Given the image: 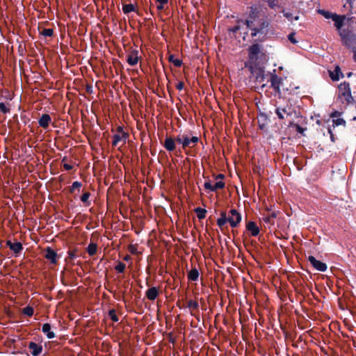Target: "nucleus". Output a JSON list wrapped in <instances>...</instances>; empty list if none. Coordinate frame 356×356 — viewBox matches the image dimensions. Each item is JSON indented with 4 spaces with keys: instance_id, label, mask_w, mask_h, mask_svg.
Returning <instances> with one entry per match:
<instances>
[{
    "instance_id": "nucleus-1",
    "label": "nucleus",
    "mask_w": 356,
    "mask_h": 356,
    "mask_svg": "<svg viewBox=\"0 0 356 356\" xmlns=\"http://www.w3.org/2000/svg\"><path fill=\"white\" fill-rule=\"evenodd\" d=\"M252 37L265 35L268 33L269 23L261 17L259 6H254L250 8V15L244 21Z\"/></svg>"
},
{
    "instance_id": "nucleus-2",
    "label": "nucleus",
    "mask_w": 356,
    "mask_h": 356,
    "mask_svg": "<svg viewBox=\"0 0 356 356\" xmlns=\"http://www.w3.org/2000/svg\"><path fill=\"white\" fill-rule=\"evenodd\" d=\"M346 17L345 15H336L332 21L334 26L338 31L343 44L345 46H351V42H356V35L353 34L348 29H343Z\"/></svg>"
},
{
    "instance_id": "nucleus-3",
    "label": "nucleus",
    "mask_w": 356,
    "mask_h": 356,
    "mask_svg": "<svg viewBox=\"0 0 356 356\" xmlns=\"http://www.w3.org/2000/svg\"><path fill=\"white\" fill-rule=\"evenodd\" d=\"M241 221V215L236 210L231 209L229 216L225 212H221L220 217L217 220V225L222 227L227 222H229L232 227H236Z\"/></svg>"
},
{
    "instance_id": "nucleus-4",
    "label": "nucleus",
    "mask_w": 356,
    "mask_h": 356,
    "mask_svg": "<svg viewBox=\"0 0 356 356\" xmlns=\"http://www.w3.org/2000/svg\"><path fill=\"white\" fill-rule=\"evenodd\" d=\"M199 140L200 139L197 136H191L189 134L186 133L179 134L176 137L177 143L181 146L183 149L194 147Z\"/></svg>"
},
{
    "instance_id": "nucleus-5",
    "label": "nucleus",
    "mask_w": 356,
    "mask_h": 356,
    "mask_svg": "<svg viewBox=\"0 0 356 356\" xmlns=\"http://www.w3.org/2000/svg\"><path fill=\"white\" fill-rule=\"evenodd\" d=\"M339 97L343 103L350 104L353 102L348 83H341L339 86Z\"/></svg>"
},
{
    "instance_id": "nucleus-6",
    "label": "nucleus",
    "mask_w": 356,
    "mask_h": 356,
    "mask_svg": "<svg viewBox=\"0 0 356 356\" xmlns=\"http://www.w3.org/2000/svg\"><path fill=\"white\" fill-rule=\"evenodd\" d=\"M267 213H264L262 220L268 225L271 226L275 224V219L277 216V213L276 211H272L270 213V209H266Z\"/></svg>"
},
{
    "instance_id": "nucleus-7",
    "label": "nucleus",
    "mask_w": 356,
    "mask_h": 356,
    "mask_svg": "<svg viewBox=\"0 0 356 356\" xmlns=\"http://www.w3.org/2000/svg\"><path fill=\"white\" fill-rule=\"evenodd\" d=\"M282 79L275 74H270V86L277 93H280V86L282 84Z\"/></svg>"
},
{
    "instance_id": "nucleus-8",
    "label": "nucleus",
    "mask_w": 356,
    "mask_h": 356,
    "mask_svg": "<svg viewBox=\"0 0 356 356\" xmlns=\"http://www.w3.org/2000/svg\"><path fill=\"white\" fill-rule=\"evenodd\" d=\"M308 261L317 270L325 272L327 270V265L325 263L317 260L313 256H309Z\"/></svg>"
},
{
    "instance_id": "nucleus-9",
    "label": "nucleus",
    "mask_w": 356,
    "mask_h": 356,
    "mask_svg": "<svg viewBox=\"0 0 356 356\" xmlns=\"http://www.w3.org/2000/svg\"><path fill=\"white\" fill-rule=\"evenodd\" d=\"M291 108L289 106L284 107H278L275 110V113L280 119H284L286 117L290 115Z\"/></svg>"
},
{
    "instance_id": "nucleus-10",
    "label": "nucleus",
    "mask_w": 356,
    "mask_h": 356,
    "mask_svg": "<svg viewBox=\"0 0 356 356\" xmlns=\"http://www.w3.org/2000/svg\"><path fill=\"white\" fill-rule=\"evenodd\" d=\"M127 134L125 132L121 131L119 134H115L113 136V145L117 146L120 142L122 145L126 143Z\"/></svg>"
},
{
    "instance_id": "nucleus-11",
    "label": "nucleus",
    "mask_w": 356,
    "mask_h": 356,
    "mask_svg": "<svg viewBox=\"0 0 356 356\" xmlns=\"http://www.w3.org/2000/svg\"><path fill=\"white\" fill-rule=\"evenodd\" d=\"M176 138L174 139L171 137H167L164 141V147L168 152H173L176 148Z\"/></svg>"
},
{
    "instance_id": "nucleus-12",
    "label": "nucleus",
    "mask_w": 356,
    "mask_h": 356,
    "mask_svg": "<svg viewBox=\"0 0 356 356\" xmlns=\"http://www.w3.org/2000/svg\"><path fill=\"white\" fill-rule=\"evenodd\" d=\"M29 348L31 351V353L33 355V356H38L39 355L42 350V347L41 345H39V344H37L34 342H30L29 344Z\"/></svg>"
},
{
    "instance_id": "nucleus-13",
    "label": "nucleus",
    "mask_w": 356,
    "mask_h": 356,
    "mask_svg": "<svg viewBox=\"0 0 356 356\" xmlns=\"http://www.w3.org/2000/svg\"><path fill=\"white\" fill-rule=\"evenodd\" d=\"M138 51L137 50H133L128 55L127 60V63L130 65L134 66L138 63Z\"/></svg>"
},
{
    "instance_id": "nucleus-14",
    "label": "nucleus",
    "mask_w": 356,
    "mask_h": 356,
    "mask_svg": "<svg viewBox=\"0 0 356 356\" xmlns=\"http://www.w3.org/2000/svg\"><path fill=\"white\" fill-rule=\"evenodd\" d=\"M51 122V118L50 115L48 114H43L39 119L38 124L41 127L47 129L49 127Z\"/></svg>"
},
{
    "instance_id": "nucleus-15",
    "label": "nucleus",
    "mask_w": 356,
    "mask_h": 356,
    "mask_svg": "<svg viewBox=\"0 0 356 356\" xmlns=\"http://www.w3.org/2000/svg\"><path fill=\"white\" fill-rule=\"evenodd\" d=\"M246 228L250 232L252 236H257L259 234V228L254 222H248Z\"/></svg>"
},
{
    "instance_id": "nucleus-16",
    "label": "nucleus",
    "mask_w": 356,
    "mask_h": 356,
    "mask_svg": "<svg viewBox=\"0 0 356 356\" xmlns=\"http://www.w3.org/2000/svg\"><path fill=\"white\" fill-rule=\"evenodd\" d=\"M330 76L332 81H339L340 78L343 77L340 67L336 66L333 71L330 72Z\"/></svg>"
},
{
    "instance_id": "nucleus-17",
    "label": "nucleus",
    "mask_w": 356,
    "mask_h": 356,
    "mask_svg": "<svg viewBox=\"0 0 356 356\" xmlns=\"http://www.w3.org/2000/svg\"><path fill=\"white\" fill-rule=\"evenodd\" d=\"M45 257L48 260H49L51 261V263H52V264L56 263L57 254L56 253V252L54 250L51 249L50 248H48L46 250Z\"/></svg>"
},
{
    "instance_id": "nucleus-18",
    "label": "nucleus",
    "mask_w": 356,
    "mask_h": 356,
    "mask_svg": "<svg viewBox=\"0 0 356 356\" xmlns=\"http://www.w3.org/2000/svg\"><path fill=\"white\" fill-rule=\"evenodd\" d=\"M42 330L48 339H51L54 338L55 334L51 331V325L49 323H44L42 325Z\"/></svg>"
},
{
    "instance_id": "nucleus-19",
    "label": "nucleus",
    "mask_w": 356,
    "mask_h": 356,
    "mask_svg": "<svg viewBox=\"0 0 356 356\" xmlns=\"http://www.w3.org/2000/svg\"><path fill=\"white\" fill-rule=\"evenodd\" d=\"M158 290L156 287L149 288L146 292V296L149 300H154L158 296Z\"/></svg>"
},
{
    "instance_id": "nucleus-20",
    "label": "nucleus",
    "mask_w": 356,
    "mask_h": 356,
    "mask_svg": "<svg viewBox=\"0 0 356 356\" xmlns=\"http://www.w3.org/2000/svg\"><path fill=\"white\" fill-rule=\"evenodd\" d=\"M8 245H9L10 249L16 254L20 252L23 248L22 245L19 242L11 243L10 241H8Z\"/></svg>"
},
{
    "instance_id": "nucleus-21",
    "label": "nucleus",
    "mask_w": 356,
    "mask_h": 356,
    "mask_svg": "<svg viewBox=\"0 0 356 356\" xmlns=\"http://www.w3.org/2000/svg\"><path fill=\"white\" fill-rule=\"evenodd\" d=\"M122 11L124 14H129L136 11V6L132 3L122 5Z\"/></svg>"
},
{
    "instance_id": "nucleus-22",
    "label": "nucleus",
    "mask_w": 356,
    "mask_h": 356,
    "mask_svg": "<svg viewBox=\"0 0 356 356\" xmlns=\"http://www.w3.org/2000/svg\"><path fill=\"white\" fill-rule=\"evenodd\" d=\"M199 277V272L196 268L191 269L188 275V277L191 281L197 280Z\"/></svg>"
},
{
    "instance_id": "nucleus-23",
    "label": "nucleus",
    "mask_w": 356,
    "mask_h": 356,
    "mask_svg": "<svg viewBox=\"0 0 356 356\" xmlns=\"http://www.w3.org/2000/svg\"><path fill=\"white\" fill-rule=\"evenodd\" d=\"M259 52V47L257 44H254L251 46L249 49V55L250 58L256 56Z\"/></svg>"
},
{
    "instance_id": "nucleus-24",
    "label": "nucleus",
    "mask_w": 356,
    "mask_h": 356,
    "mask_svg": "<svg viewBox=\"0 0 356 356\" xmlns=\"http://www.w3.org/2000/svg\"><path fill=\"white\" fill-rule=\"evenodd\" d=\"M266 79V75L264 74V72L261 70H259L258 73L257 74L256 76V81L259 83H262Z\"/></svg>"
},
{
    "instance_id": "nucleus-25",
    "label": "nucleus",
    "mask_w": 356,
    "mask_h": 356,
    "mask_svg": "<svg viewBox=\"0 0 356 356\" xmlns=\"http://www.w3.org/2000/svg\"><path fill=\"white\" fill-rule=\"evenodd\" d=\"M195 213L199 219H204L206 216L207 211L200 207H197L195 209Z\"/></svg>"
},
{
    "instance_id": "nucleus-26",
    "label": "nucleus",
    "mask_w": 356,
    "mask_h": 356,
    "mask_svg": "<svg viewBox=\"0 0 356 356\" xmlns=\"http://www.w3.org/2000/svg\"><path fill=\"white\" fill-rule=\"evenodd\" d=\"M87 252L90 256L95 254L97 252V245L95 243L89 244L87 248Z\"/></svg>"
},
{
    "instance_id": "nucleus-27",
    "label": "nucleus",
    "mask_w": 356,
    "mask_h": 356,
    "mask_svg": "<svg viewBox=\"0 0 356 356\" xmlns=\"http://www.w3.org/2000/svg\"><path fill=\"white\" fill-rule=\"evenodd\" d=\"M319 13L326 19H332V20L334 18V16L336 15V13H332L328 11H325L323 10H320Z\"/></svg>"
},
{
    "instance_id": "nucleus-28",
    "label": "nucleus",
    "mask_w": 356,
    "mask_h": 356,
    "mask_svg": "<svg viewBox=\"0 0 356 356\" xmlns=\"http://www.w3.org/2000/svg\"><path fill=\"white\" fill-rule=\"evenodd\" d=\"M188 307L190 309H193V310H195V309H197L198 307H199V304L197 302L195 301V300H190L188 302Z\"/></svg>"
},
{
    "instance_id": "nucleus-29",
    "label": "nucleus",
    "mask_w": 356,
    "mask_h": 356,
    "mask_svg": "<svg viewBox=\"0 0 356 356\" xmlns=\"http://www.w3.org/2000/svg\"><path fill=\"white\" fill-rule=\"evenodd\" d=\"M23 313L28 316H32L33 315V309L29 306L26 307L23 309Z\"/></svg>"
},
{
    "instance_id": "nucleus-30",
    "label": "nucleus",
    "mask_w": 356,
    "mask_h": 356,
    "mask_svg": "<svg viewBox=\"0 0 356 356\" xmlns=\"http://www.w3.org/2000/svg\"><path fill=\"white\" fill-rule=\"evenodd\" d=\"M126 268V266L124 264L122 263V262H119L115 267V269L118 272V273H123L124 271V269Z\"/></svg>"
},
{
    "instance_id": "nucleus-31",
    "label": "nucleus",
    "mask_w": 356,
    "mask_h": 356,
    "mask_svg": "<svg viewBox=\"0 0 356 356\" xmlns=\"http://www.w3.org/2000/svg\"><path fill=\"white\" fill-rule=\"evenodd\" d=\"M0 112L3 114L8 113L10 112V108L6 105V104L0 102Z\"/></svg>"
},
{
    "instance_id": "nucleus-32",
    "label": "nucleus",
    "mask_w": 356,
    "mask_h": 356,
    "mask_svg": "<svg viewBox=\"0 0 356 356\" xmlns=\"http://www.w3.org/2000/svg\"><path fill=\"white\" fill-rule=\"evenodd\" d=\"M213 191H216L218 189H222L225 187V183L223 181H217L215 184H213Z\"/></svg>"
},
{
    "instance_id": "nucleus-33",
    "label": "nucleus",
    "mask_w": 356,
    "mask_h": 356,
    "mask_svg": "<svg viewBox=\"0 0 356 356\" xmlns=\"http://www.w3.org/2000/svg\"><path fill=\"white\" fill-rule=\"evenodd\" d=\"M156 2L159 3L156 8L159 10H162L164 8V5L168 3V0H156Z\"/></svg>"
},
{
    "instance_id": "nucleus-34",
    "label": "nucleus",
    "mask_w": 356,
    "mask_h": 356,
    "mask_svg": "<svg viewBox=\"0 0 356 356\" xmlns=\"http://www.w3.org/2000/svg\"><path fill=\"white\" fill-rule=\"evenodd\" d=\"M108 316L111 318V319L114 322L118 321V317L117 316L115 310H110L108 312Z\"/></svg>"
},
{
    "instance_id": "nucleus-35",
    "label": "nucleus",
    "mask_w": 356,
    "mask_h": 356,
    "mask_svg": "<svg viewBox=\"0 0 356 356\" xmlns=\"http://www.w3.org/2000/svg\"><path fill=\"white\" fill-rule=\"evenodd\" d=\"M346 122L342 118H338L333 120V125L334 126H339V125H345Z\"/></svg>"
},
{
    "instance_id": "nucleus-36",
    "label": "nucleus",
    "mask_w": 356,
    "mask_h": 356,
    "mask_svg": "<svg viewBox=\"0 0 356 356\" xmlns=\"http://www.w3.org/2000/svg\"><path fill=\"white\" fill-rule=\"evenodd\" d=\"M128 250L133 254H138V248L136 245H129L128 247Z\"/></svg>"
},
{
    "instance_id": "nucleus-37",
    "label": "nucleus",
    "mask_w": 356,
    "mask_h": 356,
    "mask_svg": "<svg viewBox=\"0 0 356 356\" xmlns=\"http://www.w3.org/2000/svg\"><path fill=\"white\" fill-rule=\"evenodd\" d=\"M90 194L88 192L84 193L81 197V200L84 203H88V199ZM89 204H88V205Z\"/></svg>"
},
{
    "instance_id": "nucleus-38",
    "label": "nucleus",
    "mask_w": 356,
    "mask_h": 356,
    "mask_svg": "<svg viewBox=\"0 0 356 356\" xmlns=\"http://www.w3.org/2000/svg\"><path fill=\"white\" fill-rule=\"evenodd\" d=\"M53 30L51 29H45L42 31V35L46 37H51L53 35Z\"/></svg>"
},
{
    "instance_id": "nucleus-39",
    "label": "nucleus",
    "mask_w": 356,
    "mask_h": 356,
    "mask_svg": "<svg viewBox=\"0 0 356 356\" xmlns=\"http://www.w3.org/2000/svg\"><path fill=\"white\" fill-rule=\"evenodd\" d=\"M269 7L271 8H275L278 6V1L277 0H268L267 1Z\"/></svg>"
},
{
    "instance_id": "nucleus-40",
    "label": "nucleus",
    "mask_w": 356,
    "mask_h": 356,
    "mask_svg": "<svg viewBox=\"0 0 356 356\" xmlns=\"http://www.w3.org/2000/svg\"><path fill=\"white\" fill-rule=\"evenodd\" d=\"M204 186L206 189L210 190L211 191H213V184L210 181L205 182Z\"/></svg>"
},
{
    "instance_id": "nucleus-41",
    "label": "nucleus",
    "mask_w": 356,
    "mask_h": 356,
    "mask_svg": "<svg viewBox=\"0 0 356 356\" xmlns=\"http://www.w3.org/2000/svg\"><path fill=\"white\" fill-rule=\"evenodd\" d=\"M288 38L290 40V42H292L293 44H296L298 42V41L295 38L294 33H290L288 36Z\"/></svg>"
},
{
    "instance_id": "nucleus-42",
    "label": "nucleus",
    "mask_w": 356,
    "mask_h": 356,
    "mask_svg": "<svg viewBox=\"0 0 356 356\" xmlns=\"http://www.w3.org/2000/svg\"><path fill=\"white\" fill-rule=\"evenodd\" d=\"M81 186V184L79 181H74L72 184L71 191L73 192L75 188H79Z\"/></svg>"
},
{
    "instance_id": "nucleus-43",
    "label": "nucleus",
    "mask_w": 356,
    "mask_h": 356,
    "mask_svg": "<svg viewBox=\"0 0 356 356\" xmlns=\"http://www.w3.org/2000/svg\"><path fill=\"white\" fill-rule=\"evenodd\" d=\"M284 16L287 18L289 21H293L292 14L288 12L283 11Z\"/></svg>"
},
{
    "instance_id": "nucleus-44",
    "label": "nucleus",
    "mask_w": 356,
    "mask_h": 356,
    "mask_svg": "<svg viewBox=\"0 0 356 356\" xmlns=\"http://www.w3.org/2000/svg\"><path fill=\"white\" fill-rule=\"evenodd\" d=\"M176 88H177V90H181L184 88V83L183 82H179L177 84Z\"/></svg>"
},
{
    "instance_id": "nucleus-45",
    "label": "nucleus",
    "mask_w": 356,
    "mask_h": 356,
    "mask_svg": "<svg viewBox=\"0 0 356 356\" xmlns=\"http://www.w3.org/2000/svg\"><path fill=\"white\" fill-rule=\"evenodd\" d=\"M174 64L177 67H179L181 65V61L179 59H176L173 61Z\"/></svg>"
},
{
    "instance_id": "nucleus-46",
    "label": "nucleus",
    "mask_w": 356,
    "mask_h": 356,
    "mask_svg": "<svg viewBox=\"0 0 356 356\" xmlns=\"http://www.w3.org/2000/svg\"><path fill=\"white\" fill-rule=\"evenodd\" d=\"M63 166L66 170H70L72 168V166L67 163H65Z\"/></svg>"
},
{
    "instance_id": "nucleus-47",
    "label": "nucleus",
    "mask_w": 356,
    "mask_h": 356,
    "mask_svg": "<svg viewBox=\"0 0 356 356\" xmlns=\"http://www.w3.org/2000/svg\"><path fill=\"white\" fill-rule=\"evenodd\" d=\"M130 259H131V257H130V256H129V255H126V256L123 258V259H124V261H129V260H130Z\"/></svg>"
},
{
    "instance_id": "nucleus-48",
    "label": "nucleus",
    "mask_w": 356,
    "mask_h": 356,
    "mask_svg": "<svg viewBox=\"0 0 356 356\" xmlns=\"http://www.w3.org/2000/svg\"><path fill=\"white\" fill-rule=\"evenodd\" d=\"M224 177V175H222V174H219L218 176H217V178H220V179H222Z\"/></svg>"
},
{
    "instance_id": "nucleus-49",
    "label": "nucleus",
    "mask_w": 356,
    "mask_h": 356,
    "mask_svg": "<svg viewBox=\"0 0 356 356\" xmlns=\"http://www.w3.org/2000/svg\"><path fill=\"white\" fill-rule=\"evenodd\" d=\"M298 19H299L298 16H296V17H293V20H298Z\"/></svg>"
},
{
    "instance_id": "nucleus-50",
    "label": "nucleus",
    "mask_w": 356,
    "mask_h": 356,
    "mask_svg": "<svg viewBox=\"0 0 356 356\" xmlns=\"http://www.w3.org/2000/svg\"><path fill=\"white\" fill-rule=\"evenodd\" d=\"M239 28L238 26H236L235 29H234V31H236Z\"/></svg>"
},
{
    "instance_id": "nucleus-51",
    "label": "nucleus",
    "mask_w": 356,
    "mask_h": 356,
    "mask_svg": "<svg viewBox=\"0 0 356 356\" xmlns=\"http://www.w3.org/2000/svg\"><path fill=\"white\" fill-rule=\"evenodd\" d=\"M351 75H352L351 72L348 73V76H350Z\"/></svg>"
},
{
    "instance_id": "nucleus-52",
    "label": "nucleus",
    "mask_w": 356,
    "mask_h": 356,
    "mask_svg": "<svg viewBox=\"0 0 356 356\" xmlns=\"http://www.w3.org/2000/svg\"><path fill=\"white\" fill-rule=\"evenodd\" d=\"M265 86L264 83H262L261 87L264 88Z\"/></svg>"
},
{
    "instance_id": "nucleus-53",
    "label": "nucleus",
    "mask_w": 356,
    "mask_h": 356,
    "mask_svg": "<svg viewBox=\"0 0 356 356\" xmlns=\"http://www.w3.org/2000/svg\"><path fill=\"white\" fill-rule=\"evenodd\" d=\"M298 131H301V129H300V127H298Z\"/></svg>"
},
{
    "instance_id": "nucleus-54",
    "label": "nucleus",
    "mask_w": 356,
    "mask_h": 356,
    "mask_svg": "<svg viewBox=\"0 0 356 356\" xmlns=\"http://www.w3.org/2000/svg\"><path fill=\"white\" fill-rule=\"evenodd\" d=\"M353 120L356 121V117L353 118Z\"/></svg>"
},
{
    "instance_id": "nucleus-55",
    "label": "nucleus",
    "mask_w": 356,
    "mask_h": 356,
    "mask_svg": "<svg viewBox=\"0 0 356 356\" xmlns=\"http://www.w3.org/2000/svg\"><path fill=\"white\" fill-rule=\"evenodd\" d=\"M351 0H348V1H350V2Z\"/></svg>"
},
{
    "instance_id": "nucleus-56",
    "label": "nucleus",
    "mask_w": 356,
    "mask_h": 356,
    "mask_svg": "<svg viewBox=\"0 0 356 356\" xmlns=\"http://www.w3.org/2000/svg\"><path fill=\"white\" fill-rule=\"evenodd\" d=\"M266 1H267L268 0H265Z\"/></svg>"
}]
</instances>
